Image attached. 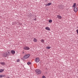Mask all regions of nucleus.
I'll return each mask as SVG.
<instances>
[{
  "instance_id": "f257e3e1",
  "label": "nucleus",
  "mask_w": 78,
  "mask_h": 78,
  "mask_svg": "<svg viewBox=\"0 0 78 78\" xmlns=\"http://www.w3.org/2000/svg\"><path fill=\"white\" fill-rule=\"evenodd\" d=\"M30 56V55L26 54L23 57V58L25 59H28V58H29V56Z\"/></svg>"
},
{
  "instance_id": "f03ea898",
  "label": "nucleus",
  "mask_w": 78,
  "mask_h": 78,
  "mask_svg": "<svg viewBox=\"0 0 78 78\" xmlns=\"http://www.w3.org/2000/svg\"><path fill=\"white\" fill-rule=\"evenodd\" d=\"M35 72L37 73V75L41 74V71L40 69H37L35 70Z\"/></svg>"
},
{
  "instance_id": "7ed1b4c3",
  "label": "nucleus",
  "mask_w": 78,
  "mask_h": 78,
  "mask_svg": "<svg viewBox=\"0 0 78 78\" xmlns=\"http://www.w3.org/2000/svg\"><path fill=\"white\" fill-rule=\"evenodd\" d=\"M24 50H28L30 49V48L28 46H26L23 48Z\"/></svg>"
},
{
  "instance_id": "20e7f679",
  "label": "nucleus",
  "mask_w": 78,
  "mask_h": 78,
  "mask_svg": "<svg viewBox=\"0 0 78 78\" xmlns=\"http://www.w3.org/2000/svg\"><path fill=\"white\" fill-rule=\"evenodd\" d=\"M74 11L76 12L78 11V8H77V7H75L74 8Z\"/></svg>"
},
{
  "instance_id": "39448f33",
  "label": "nucleus",
  "mask_w": 78,
  "mask_h": 78,
  "mask_svg": "<svg viewBox=\"0 0 78 78\" xmlns=\"http://www.w3.org/2000/svg\"><path fill=\"white\" fill-rule=\"evenodd\" d=\"M58 7L60 9H63L64 8V5H59Z\"/></svg>"
},
{
  "instance_id": "423d86ee",
  "label": "nucleus",
  "mask_w": 78,
  "mask_h": 78,
  "mask_svg": "<svg viewBox=\"0 0 78 78\" xmlns=\"http://www.w3.org/2000/svg\"><path fill=\"white\" fill-rule=\"evenodd\" d=\"M35 62L37 63L39 62V58H36L35 59Z\"/></svg>"
},
{
  "instance_id": "0eeeda50",
  "label": "nucleus",
  "mask_w": 78,
  "mask_h": 78,
  "mask_svg": "<svg viewBox=\"0 0 78 78\" xmlns=\"http://www.w3.org/2000/svg\"><path fill=\"white\" fill-rule=\"evenodd\" d=\"M3 56L4 57H7V56H8V54L7 53H4Z\"/></svg>"
},
{
  "instance_id": "6e6552de",
  "label": "nucleus",
  "mask_w": 78,
  "mask_h": 78,
  "mask_svg": "<svg viewBox=\"0 0 78 78\" xmlns=\"http://www.w3.org/2000/svg\"><path fill=\"white\" fill-rule=\"evenodd\" d=\"M57 18H58L59 19H62V16L59 15H57Z\"/></svg>"
},
{
  "instance_id": "1a4fd4ad",
  "label": "nucleus",
  "mask_w": 78,
  "mask_h": 78,
  "mask_svg": "<svg viewBox=\"0 0 78 78\" xmlns=\"http://www.w3.org/2000/svg\"><path fill=\"white\" fill-rule=\"evenodd\" d=\"M51 5V2H49L48 3V4H46L45 5V6H50V5Z\"/></svg>"
},
{
  "instance_id": "9d476101",
  "label": "nucleus",
  "mask_w": 78,
  "mask_h": 78,
  "mask_svg": "<svg viewBox=\"0 0 78 78\" xmlns=\"http://www.w3.org/2000/svg\"><path fill=\"white\" fill-rule=\"evenodd\" d=\"M11 53H12V54H13V55H14V54H15V51H14V50H12L11 51Z\"/></svg>"
},
{
  "instance_id": "9b49d317",
  "label": "nucleus",
  "mask_w": 78,
  "mask_h": 78,
  "mask_svg": "<svg viewBox=\"0 0 78 78\" xmlns=\"http://www.w3.org/2000/svg\"><path fill=\"white\" fill-rule=\"evenodd\" d=\"M45 29L46 30H48V31H50V28L48 27H46L45 28Z\"/></svg>"
},
{
  "instance_id": "f8f14e48",
  "label": "nucleus",
  "mask_w": 78,
  "mask_h": 78,
  "mask_svg": "<svg viewBox=\"0 0 78 78\" xmlns=\"http://www.w3.org/2000/svg\"><path fill=\"white\" fill-rule=\"evenodd\" d=\"M33 41L35 42H37V39L35 38H34L33 40Z\"/></svg>"
},
{
  "instance_id": "ddd939ff",
  "label": "nucleus",
  "mask_w": 78,
  "mask_h": 78,
  "mask_svg": "<svg viewBox=\"0 0 78 78\" xmlns=\"http://www.w3.org/2000/svg\"><path fill=\"white\" fill-rule=\"evenodd\" d=\"M0 64H2V65H3V66H5V63L4 62H0Z\"/></svg>"
},
{
  "instance_id": "4468645a",
  "label": "nucleus",
  "mask_w": 78,
  "mask_h": 78,
  "mask_svg": "<svg viewBox=\"0 0 78 78\" xmlns=\"http://www.w3.org/2000/svg\"><path fill=\"white\" fill-rule=\"evenodd\" d=\"M76 6V3H74L73 4V8H75V6Z\"/></svg>"
},
{
  "instance_id": "2eb2a0df",
  "label": "nucleus",
  "mask_w": 78,
  "mask_h": 78,
  "mask_svg": "<svg viewBox=\"0 0 78 78\" xmlns=\"http://www.w3.org/2000/svg\"><path fill=\"white\" fill-rule=\"evenodd\" d=\"M41 42H42V43H44V40L43 39L41 40Z\"/></svg>"
},
{
  "instance_id": "dca6fc26",
  "label": "nucleus",
  "mask_w": 78,
  "mask_h": 78,
  "mask_svg": "<svg viewBox=\"0 0 78 78\" xmlns=\"http://www.w3.org/2000/svg\"><path fill=\"white\" fill-rule=\"evenodd\" d=\"M4 70L3 69H0V73H2V72H3Z\"/></svg>"
},
{
  "instance_id": "f3484780",
  "label": "nucleus",
  "mask_w": 78,
  "mask_h": 78,
  "mask_svg": "<svg viewBox=\"0 0 78 78\" xmlns=\"http://www.w3.org/2000/svg\"><path fill=\"white\" fill-rule=\"evenodd\" d=\"M51 48V47H50L49 46H48L46 47L47 49H50Z\"/></svg>"
},
{
  "instance_id": "a211bd4d",
  "label": "nucleus",
  "mask_w": 78,
  "mask_h": 78,
  "mask_svg": "<svg viewBox=\"0 0 78 78\" xmlns=\"http://www.w3.org/2000/svg\"><path fill=\"white\" fill-rule=\"evenodd\" d=\"M49 22L50 23H51V22H52V20H49Z\"/></svg>"
},
{
  "instance_id": "6ab92c4d",
  "label": "nucleus",
  "mask_w": 78,
  "mask_h": 78,
  "mask_svg": "<svg viewBox=\"0 0 78 78\" xmlns=\"http://www.w3.org/2000/svg\"><path fill=\"white\" fill-rule=\"evenodd\" d=\"M28 65H30V64H31V63L30 62H28L27 63Z\"/></svg>"
},
{
  "instance_id": "aec40b11",
  "label": "nucleus",
  "mask_w": 78,
  "mask_h": 78,
  "mask_svg": "<svg viewBox=\"0 0 78 78\" xmlns=\"http://www.w3.org/2000/svg\"><path fill=\"white\" fill-rule=\"evenodd\" d=\"M2 77H3V75H0V78H2Z\"/></svg>"
},
{
  "instance_id": "412c9836",
  "label": "nucleus",
  "mask_w": 78,
  "mask_h": 78,
  "mask_svg": "<svg viewBox=\"0 0 78 78\" xmlns=\"http://www.w3.org/2000/svg\"><path fill=\"white\" fill-rule=\"evenodd\" d=\"M76 32H77V34H78V29H77L76 30Z\"/></svg>"
},
{
  "instance_id": "4be33fe9",
  "label": "nucleus",
  "mask_w": 78,
  "mask_h": 78,
  "mask_svg": "<svg viewBox=\"0 0 78 78\" xmlns=\"http://www.w3.org/2000/svg\"><path fill=\"white\" fill-rule=\"evenodd\" d=\"M8 55H10L11 54L10 52H8Z\"/></svg>"
},
{
  "instance_id": "5701e85b",
  "label": "nucleus",
  "mask_w": 78,
  "mask_h": 78,
  "mask_svg": "<svg viewBox=\"0 0 78 78\" xmlns=\"http://www.w3.org/2000/svg\"><path fill=\"white\" fill-rule=\"evenodd\" d=\"M42 78H46V77H45V76H43Z\"/></svg>"
},
{
  "instance_id": "b1692460",
  "label": "nucleus",
  "mask_w": 78,
  "mask_h": 78,
  "mask_svg": "<svg viewBox=\"0 0 78 78\" xmlns=\"http://www.w3.org/2000/svg\"><path fill=\"white\" fill-rule=\"evenodd\" d=\"M19 61H20V60L19 59H18L17 60V62H19Z\"/></svg>"
},
{
  "instance_id": "393cba45",
  "label": "nucleus",
  "mask_w": 78,
  "mask_h": 78,
  "mask_svg": "<svg viewBox=\"0 0 78 78\" xmlns=\"http://www.w3.org/2000/svg\"><path fill=\"white\" fill-rule=\"evenodd\" d=\"M34 20H36V18L34 19Z\"/></svg>"
},
{
  "instance_id": "a878e982",
  "label": "nucleus",
  "mask_w": 78,
  "mask_h": 78,
  "mask_svg": "<svg viewBox=\"0 0 78 78\" xmlns=\"http://www.w3.org/2000/svg\"><path fill=\"white\" fill-rule=\"evenodd\" d=\"M5 75H2V77H5Z\"/></svg>"
},
{
  "instance_id": "bb28decb",
  "label": "nucleus",
  "mask_w": 78,
  "mask_h": 78,
  "mask_svg": "<svg viewBox=\"0 0 78 78\" xmlns=\"http://www.w3.org/2000/svg\"><path fill=\"white\" fill-rule=\"evenodd\" d=\"M14 22L12 23V25H14Z\"/></svg>"
},
{
  "instance_id": "cd10ccee",
  "label": "nucleus",
  "mask_w": 78,
  "mask_h": 78,
  "mask_svg": "<svg viewBox=\"0 0 78 78\" xmlns=\"http://www.w3.org/2000/svg\"><path fill=\"white\" fill-rule=\"evenodd\" d=\"M24 52H23V54H24Z\"/></svg>"
},
{
  "instance_id": "c85d7f7f",
  "label": "nucleus",
  "mask_w": 78,
  "mask_h": 78,
  "mask_svg": "<svg viewBox=\"0 0 78 78\" xmlns=\"http://www.w3.org/2000/svg\"><path fill=\"white\" fill-rule=\"evenodd\" d=\"M20 25H22V23H21Z\"/></svg>"
},
{
  "instance_id": "c756f323",
  "label": "nucleus",
  "mask_w": 78,
  "mask_h": 78,
  "mask_svg": "<svg viewBox=\"0 0 78 78\" xmlns=\"http://www.w3.org/2000/svg\"><path fill=\"white\" fill-rule=\"evenodd\" d=\"M77 28H78V27H77Z\"/></svg>"
}]
</instances>
